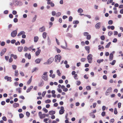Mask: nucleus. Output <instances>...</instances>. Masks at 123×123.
<instances>
[{"instance_id": "obj_1", "label": "nucleus", "mask_w": 123, "mask_h": 123, "mask_svg": "<svg viewBox=\"0 0 123 123\" xmlns=\"http://www.w3.org/2000/svg\"><path fill=\"white\" fill-rule=\"evenodd\" d=\"M54 60V58L53 57H50L47 60L46 62H44L43 64L44 65L50 64L53 62Z\"/></svg>"}, {"instance_id": "obj_2", "label": "nucleus", "mask_w": 123, "mask_h": 123, "mask_svg": "<svg viewBox=\"0 0 123 123\" xmlns=\"http://www.w3.org/2000/svg\"><path fill=\"white\" fill-rule=\"evenodd\" d=\"M47 73V72H44L42 76V78L45 81H47L48 80Z\"/></svg>"}, {"instance_id": "obj_3", "label": "nucleus", "mask_w": 123, "mask_h": 123, "mask_svg": "<svg viewBox=\"0 0 123 123\" xmlns=\"http://www.w3.org/2000/svg\"><path fill=\"white\" fill-rule=\"evenodd\" d=\"M92 55L91 54L88 55L87 57V59L88 62L91 63L92 62Z\"/></svg>"}, {"instance_id": "obj_4", "label": "nucleus", "mask_w": 123, "mask_h": 123, "mask_svg": "<svg viewBox=\"0 0 123 123\" xmlns=\"http://www.w3.org/2000/svg\"><path fill=\"white\" fill-rule=\"evenodd\" d=\"M61 58V57L60 55H56L55 57V62H57V61H58L59 62H60Z\"/></svg>"}, {"instance_id": "obj_5", "label": "nucleus", "mask_w": 123, "mask_h": 123, "mask_svg": "<svg viewBox=\"0 0 123 123\" xmlns=\"http://www.w3.org/2000/svg\"><path fill=\"white\" fill-rule=\"evenodd\" d=\"M38 115L40 119H43L46 117V114L44 113L42 114L41 111H40L38 113Z\"/></svg>"}, {"instance_id": "obj_6", "label": "nucleus", "mask_w": 123, "mask_h": 123, "mask_svg": "<svg viewBox=\"0 0 123 123\" xmlns=\"http://www.w3.org/2000/svg\"><path fill=\"white\" fill-rule=\"evenodd\" d=\"M17 30L13 31L11 33V36L13 37H15L17 34Z\"/></svg>"}, {"instance_id": "obj_7", "label": "nucleus", "mask_w": 123, "mask_h": 123, "mask_svg": "<svg viewBox=\"0 0 123 123\" xmlns=\"http://www.w3.org/2000/svg\"><path fill=\"white\" fill-rule=\"evenodd\" d=\"M61 109L59 111V113L60 115L63 114L65 111L64 110V108L63 106H62L60 108Z\"/></svg>"}, {"instance_id": "obj_8", "label": "nucleus", "mask_w": 123, "mask_h": 123, "mask_svg": "<svg viewBox=\"0 0 123 123\" xmlns=\"http://www.w3.org/2000/svg\"><path fill=\"white\" fill-rule=\"evenodd\" d=\"M4 79L5 80H6L7 81H9L10 82L12 81L11 78V77H9L8 76H6L4 77Z\"/></svg>"}, {"instance_id": "obj_9", "label": "nucleus", "mask_w": 123, "mask_h": 123, "mask_svg": "<svg viewBox=\"0 0 123 123\" xmlns=\"http://www.w3.org/2000/svg\"><path fill=\"white\" fill-rule=\"evenodd\" d=\"M45 28L44 26H43L40 27L39 29V31L40 32H42L45 31Z\"/></svg>"}, {"instance_id": "obj_10", "label": "nucleus", "mask_w": 123, "mask_h": 123, "mask_svg": "<svg viewBox=\"0 0 123 123\" xmlns=\"http://www.w3.org/2000/svg\"><path fill=\"white\" fill-rule=\"evenodd\" d=\"M101 23L98 22L97 23L95 26V27L97 29H99L100 27Z\"/></svg>"}, {"instance_id": "obj_11", "label": "nucleus", "mask_w": 123, "mask_h": 123, "mask_svg": "<svg viewBox=\"0 0 123 123\" xmlns=\"http://www.w3.org/2000/svg\"><path fill=\"white\" fill-rule=\"evenodd\" d=\"M6 50V48H4L2 50L0 53V55L1 56H2L5 53Z\"/></svg>"}, {"instance_id": "obj_12", "label": "nucleus", "mask_w": 123, "mask_h": 123, "mask_svg": "<svg viewBox=\"0 0 123 123\" xmlns=\"http://www.w3.org/2000/svg\"><path fill=\"white\" fill-rule=\"evenodd\" d=\"M112 90V88L111 87L109 88L107 90L105 94L106 95H108V93H109L111 92Z\"/></svg>"}, {"instance_id": "obj_13", "label": "nucleus", "mask_w": 123, "mask_h": 123, "mask_svg": "<svg viewBox=\"0 0 123 123\" xmlns=\"http://www.w3.org/2000/svg\"><path fill=\"white\" fill-rule=\"evenodd\" d=\"M25 32L23 31H20L19 33L17 34V36H19L21 35H23V34H25Z\"/></svg>"}, {"instance_id": "obj_14", "label": "nucleus", "mask_w": 123, "mask_h": 123, "mask_svg": "<svg viewBox=\"0 0 123 123\" xmlns=\"http://www.w3.org/2000/svg\"><path fill=\"white\" fill-rule=\"evenodd\" d=\"M85 49L87 51L88 53L90 52V47L88 46H86L85 47Z\"/></svg>"}, {"instance_id": "obj_15", "label": "nucleus", "mask_w": 123, "mask_h": 123, "mask_svg": "<svg viewBox=\"0 0 123 123\" xmlns=\"http://www.w3.org/2000/svg\"><path fill=\"white\" fill-rule=\"evenodd\" d=\"M44 82L43 81H41L38 84V86L39 87H42L43 85Z\"/></svg>"}, {"instance_id": "obj_16", "label": "nucleus", "mask_w": 123, "mask_h": 123, "mask_svg": "<svg viewBox=\"0 0 123 123\" xmlns=\"http://www.w3.org/2000/svg\"><path fill=\"white\" fill-rule=\"evenodd\" d=\"M33 86H30L29 88H28L26 90V92H30L32 89L33 88Z\"/></svg>"}, {"instance_id": "obj_17", "label": "nucleus", "mask_w": 123, "mask_h": 123, "mask_svg": "<svg viewBox=\"0 0 123 123\" xmlns=\"http://www.w3.org/2000/svg\"><path fill=\"white\" fill-rule=\"evenodd\" d=\"M113 57V54L112 53H111L110 54L109 56V60L111 61L112 60Z\"/></svg>"}, {"instance_id": "obj_18", "label": "nucleus", "mask_w": 123, "mask_h": 123, "mask_svg": "<svg viewBox=\"0 0 123 123\" xmlns=\"http://www.w3.org/2000/svg\"><path fill=\"white\" fill-rule=\"evenodd\" d=\"M41 60V59L37 58L35 60V61L36 63L37 64H38L40 62Z\"/></svg>"}, {"instance_id": "obj_19", "label": "nucleus", "mask_w": 123, "mask_h": 123, "mask_svg": "<svg viewBox=\"0 0 123 123\" xmlns=\"http://www.w3.org/2000/svg\"><path fill=\"white\" fill-rule=\"evenodd\" d=\"M47 33L45 32H44L43 34V37L44 39L46 38L47 37Z\"/></svg>"}, {"instance_id": "obj_20", "label": "nucleus", "mask_w": 123, "mask_h": 123, "mask_svg": "<svg viewBox=\"0 0 123 123\" xmlns=\"http://www.w3.org/2000/svg\"><path fill=\"white\" fill-rule=\"evenodd\" d=\"M39 39L38 37L37 36H35L34 38V41L35 42H37L38 41Z\"/></svg>"}, {"instance_id": "obj_21", "label": "nucleus", "mask_w": 123, "mask_h": 123, "mask_svg": "<svg viewBox=\"0 0 123 123\" xmlns=\"http://www.w3.org/2000/svg\"><path fill=\"white\" fill-rule=\"evenodd\" d=\"M13 107L14 108H16L17 107L19 106V104H18L14 103H13Z\"/></svg>"}, {"instance_id": "obj_22", "label": "nucleus", "mask_w": 123, "mask_h": 123, "mask_svg": "<svg viewBox=\"0 0 123 123\" xmlns=\"http://www.w3.org/2000/svg\"><path fill=\"white\" fill-rule=\"evenodd\" d=\"M49 114L50 115H52L55 114V112L54 111H49Z\"/></svg>"}, {"instance_id": "obj_23", "label": "nucleus", "mask_w": 123, "mask_h": 123, "mask_svg": "<svg viewBox=\"0 0 123 123\" xmlns=\"http://www.w3.org/2000/svg\"><path fill=\"white\" fill-rule=\"evenodd\" d=\"M65 47L63 46L62 45L61 46V47L63 49H66V48L67 47L68 45L67 44V42L66 41L65 42Z\"/></svg>"}, {"instance_id": "obj_24", "label": "nucleus", "mask_w": 123, "mask_h": 123, "mask_svg": "<svg viewBox=\"0 0 123 123\" xmlns=\"http://www.w3.org/2000/svg\"><path fill=\"white\" fill-rule=\"evenodd\" d=\"M23 49L22 47H18V51L19 52H21Z\"/></svg>"}, {"instance_id": "obj_25", "label": "nucleus", "mask_w": 123, "mask_h": 123, "mask_svg": "<svg viewBox=\"0 0 123 123\" xmlns=\"http://www.w3.org/2000/svg\"><path fill=\"white\" fill-rule=\"evenodd\" d=\"M41 50L38 49L36 52V55L37 56H38L40 54V52Z\"/></svg>"}, {"instance_id": "obj_26", "label": "nucleus", "mask_w": 123, "mask_h": 123, "mask_svg": "<svg viewBox=\"0 0 123 123\" xmlns=\"http://www.w3.org/2000/svg\"><path fill=\"white\" fill-rule=\"evenodd\" d=\"M32 76L29 80H28V81L27 82V84L28 85H29L31 83L32 80Z\"/></svg>"}, {"instance_id": "obj_27", "label": "nucleus", "mask_w": 123, "mask_h": 123, "mask_svg": "<svg viewBox=\"0 0 123 123\" xmlns=\"http://www.w3.org/2000/svg\"><path fill=\"white\" fill-rule=\"evenodd\" d=\"M11 57H13L14 59H16L17 58V56L16 55H14L13 54H12L11 55Z\"/></svg>"}, {"instance_id": "obj_28", "label": "nucleus", "mask_w": 123, "mask_h": 123, "mask_svg": "<svg viewBox=\"0 0 123 123\" xmlns=\"http://www.w3.org/2000/svg\"><path fill=\"white\" fill-rule=\"evenodd\" d=\"M78 12L79 13H82L83 12V10L81 8H80L78 10Z\"/></svg>"}, {"instance_id": "obj_29", "label": "nucleus", "mask_w": 123, "mask_h": 123, "mask_svg": "<svg viewBox=\"0 0 123 123\" xmlns=\"http://www.w3.org/2000/svg\"><path fill=\"white\" fill-rule=\"evenodd\" d=\"M18 70H16L15 71V75L17 76L18 75Z\"/></svg>"}, {"instance_id": "obj_30", "label": "nucleus", "mask_w": 123, "mask_h": 123, "mask_svg": "<svg viewBox=\"0 0 123 123\" xmlns=\"http://www.w3.org/2000/svg\"><path fill=\"white\" fill-rule=\"evenodd\" d=\"M91 38V35H88L86 37V39L88 40H90Z\"/></svg>"}, {"instance_id": "obj_31", "label": "nucleus", "mask_w": 123, "mask_h": 123, "mask_svg": "<svg viewBox=\"0 0 123 123\" xmlns=\"http://www.w3.org/2000/svg\"><path fill=\"white\" fill-rule=\"evenodd\" d=\"M86 88L87 90H90L91 89V88L90 86H86Z\"/></svg>"}, {"instance_id": "obj_32", "label": "nucleus", "mask_w": 123, "mask_h": 123, "mask_svg": "<svg viewBox=\"0 0 123 123\" xmlns=\"http://www.w3.org/2000/svg\"><path fill=\"white\" fill-rule=\"evenodd\" d=\"M45 102L46 103H50L51 101L50 99H48L45 100Z\"/></svg>"}, {"instance_id": "obj_33", "label": "nucleus", "mask_w": 123, "mask_h": 123, "mask_svg": "<svg viewBox=\"0 0 123 123\" xmlns=\"http://www.w3.org/2000/svg\"><path fill=\"white\" fill-rule=\"evenodd\" d=\"M13 4L17 6L18 4V2L16 1H14L13 2Z\"/></svg>"}, {"instance_id": "obj_34", "label": "nucleus", "mask_w": 123, "mask_h": 123, "mask_svg": "<svg viewBox=\"0 0 123 123\" xmlns=\"http://www.w3.org/2000/svg\"><path fill=\"white\" fill-rule=\"evenodd\" d=\"M42 110L46 113H47L48 111V110L45 108H43L42 109Z\"/></svg>"}, {"instance_id": "obj_35", "label": "nucleus", "mask_w": 123, "mask_h": 123, "mask_svg": "<svg viewBox=\"0 0 123 123\" xmlns=\"http://www.w3.org/2000/svg\"><path fill=\"white\" fill-rule=\"evenodd\" d=\"M103 59H101V60H98L97 61V62L98 63H100L101 62H103Z\"/></svg>"}, {"instance_id": "obj_36", "label": "nucleus", "mask_w": 123, "mask_h": 123, "mask_svg": "<svg viewBox=\"0 0 123 123\" xmlns=\"http://www.w3.org/2000/svg\"><path fill=\"white\" fill-rule=\"evenodd\" d=\"M111 42H109L105 46V48H108L109 47V46H110L111 44Z\"/></svg>"}, {"instance_id": "obj_37", "label": "nucleus", "mask_w": 123, "mask_h": 123, "mask_svg": "<svg viewBox=\"0 0 123 123\" xmlns=\"http://www.w3.org/2000/svg\"><path fill=\"white\" fill-rule=\"evenodd\" d=\"M116 62V61L115 60H114L111 63H110V64H111L112 65H113L115 64Z\"/></svg>"}, {"instance_id": "obj_38", "label": "nucleus", "mask_w": 123, "mask_h": 123, "mask_svg": "<svg viewBox=\"0 0 123 123\" xmlns=\"http://www.w3.org/2000/svg\"><path fill=\"white\" fill-rule=\"evenodd\" d=\"M89 35V33L88 32H85L83 33V35L84 36H87Z\"/></svg>"}, {"instance_id": "obj_39", "label": "nucleus", "mask_w": 123, "mask_h": 123, "mask_svg": "<svg viewBox=\"0 0 123 123\" xmlns=\"http://www.w3.org/2000/svg\"><path fill=\"white\" fill-rule=\"evenodd\" d=\"M57 90L59 92L61 93L62 92V90L60 88H58Z\"/></svg>"}, {"instance_id": "obj_40", "label": "nucleus", "mask_w": 123, "mask_h": 123, "mask_svg": "<svg viewBox=\"0 0 123 123\" xmlns=\"http://www.w3.org/2000/svg\"><path fill=\"white\" fill-rule=\"evenodd\" d=\"M79 21L78 20H75L73 22V24H77L79 23Z\"/></svg>"}, {"instance_id": "obj_41", "label": "nucleus", "mask_w": 123, "mask_h": 123, "mask_svg": "<svg viewBox=\"0 0 123 123\" xmlns=\"http://www.w3.org/2000/svg\"><path fill=\"white\" fill-rule=\"evenodd\" d=\"M19 115V117L20 118H22L24 117V115L22 113L20 114Z\"/></svg>"}, {"instance_id": "obj_42", "label": "nucleus", "mask_w": 123, "mask_h": 123, "mask_svg": "<svg viewBox=\"0 0 123 123\" xmlns=\"http://www.w3.org/2000/svg\"><path fill=\"white\" fill-rule=\"evenodd\" d=\"M12 67L13 69L14 70L16 69L17 68V66L15 65H12Z\"/></svg>"}, {"instance_id": "obj_43", "label": "nucleus", "mask_w": 123, "mask_h": 123, "mask_svg": "<svg viewBox=\"0 0 123 123\" xmlns=\"http://www.w3.org/2000/svg\"><path fill=\"white\" fill-rule=\"evenodd\" d=\"M113 1V0H108L107 2V4H109L110 3L112 2Z\"/></svg>"}, {"instance_id": "obj_44", "label": "nucleus", "mask_w": 123, "mask_h": 123, "mask_svg": "<svg viewBox=\"0 0 123 123\" xmlns=\"http://www.w3.org/2000/svg\"><path fill=\"white\" fill-rule=\"evenodd\" d=\"M113 23V21L112 20H110L108 22V24L109 25H112Z\"/></svg>"}, {"instance_id": "obj_45", "label": "nucleus", "mask_w": 123, "mask_h": 123, "mask_svg": "<svg viewBox=\"0 0 123 123\" xmlns=\"http://www.w3.org/2000/svg\"><path fill=\"white\" fill-rule=\"evenodd\" d=\"M28 49V48L26 47H24V51H26Z\"/></svg>"}, {"instance_id": "obj_46", "label": "nucleus", "mask_w": 123, "mask_h": 123, "mask_svg": "<svg viewBox=\"0 0 123 123\" xmlns=\"http://www.w3.org/2000/svg\"><path fill=\"white\" fill-rule=\"evenodd\" d=\"M61 14V12H58V13H56V17H58L59 16H60Z\"/></svg>"}, {"instance_id": "obj_47", "label": "nucleus", "mask_w": 123, "mask_h": 123, "mask_svg": "<svg viewBox=\"0 0 123 123\" xmlns=\"http://www.w3.org/2000/svg\"><path fill=\"white\" fill-rule=\"evenodd\" d=\"M56 13L55 11H53L52 12V14L53 16L56 15Z\"/></svg>"}, {"instance_id": "obj_48", "label": "nucleus", "mask_w": 123, "mask_h": 123, "mask_svg": "<svg viewBox=\"0 0 123 123\" xmlns=\"http://www.w3.org/2000/svg\"><path fill=\"white\" fill-rule=\"evenodd\" d=\"M38 70V68H34V69H33L32 70V72L33 73L34 71H36L37 70Z\"/></svg>"}, {"instance_id": "obj_49", "label": "nucleus", "mask_w": 123, "mask_h": 123, "mask_svg": "<svg viewBox=\"0 0 123 123\" xmlns=\"http://www.w3.org/2000/svg\"><path fill=\"white\" fill-rule=\"evenodd\" d=\"M20 42L22 44H24L25 43V41L24 39H22Z\"/></svg>"}, {"instance_id": "obj_50", "label": "nucleus", "mask_w": 123, "mask_h": 123, "mask_svg": "<svg viewBox=\"0 0 123 123\" xmlns=\"http://www.w3.org/2000/svg\"><path fill=\"white\" fill-rule=\"evenodd\" d=\"M16 41L14 39H13L11 40V42L13 44Z\"/></svg>"}, {"instance_id": "obj_51", "label": "nucleus", "mask_w": 123, "mask_h": 123, "mask_svg": "<svg viewBox=\"0 0 123 123\" xmlns=\"http://www.w3.org/2000/svg\"><path fill=\"white\" fill-rule=\"evenodd\" d=\"M16 90L17 91H18V92L19 93H20L21 92V91L20 90V88H17L16 89Z\"/></svg>"}, {"instance_id": "obj_52", "label": "nucleus", "mask_w": 123, "mask_h": 123, "mask_svg": "<svg viewBox=\"0 0 123 123\" xmlns=\"http://www.w3.org/2000/svg\"><path fill=\"white\" fill-rule=\"evenodd\" d=\"M46 93V92L45 91H44L43 92L42 95V96L43 97H44V96Z\"/></svg>"}, {"instance_id": "obj_53", "label": "nucleus", "mask_w": 123, "mask_h": 123, "mask_svg": "<svg viewBox=\"0 0 123 123\" xmlns=\"http://www.w3.org/2000/svg\"><path fill=\"white\" fill-rule=\"evenodd\" d=\"M114 113L115 114H116L117 113V109L116 108H115L114 109Z\"/></svg>"}, {"instance_id": "obj_54", "label": "nucleus", "mask_w": 123, "mask_h": 123, "mask_svg": "<svg viewBox=\"0 0 123 123\" xmlns=\"http://www.w3.org/2000/svg\"><path fill=\"white\" fill-rule=\"evenodd\" d=\"M57 74L58 75L60 76L61 75V73L60 72V71L59 70H57Z\"/></svg>"}, {"instance_id": "obj_55", "label": "nucleus", "mask_w": 123, "mask_h": 123, "mask_svg": "<svg viewBox=\"0 0 123 123\" xmlns=\"http://www.w3.org/2000/svg\"><path fill=\"white\" fill-rule=\"evenodd\" d=\"M101 115L103 116H104L105 115V111H103L101 113Z\"/></svg>"}, {"instance_id": "obj_56", "label": "nucleus", "mask_w": 123, "mask_h": 123, "mask_svg": "<svg viewBox=\"0 0 123 123\" xmlns=\"http://www.w3.org/2000/svg\"><path fill=\"white\" fill-rule=\"evenodd\" d=\"M103 79L105 80H106L107 79V77L105 75H104L103 76Z\"/></svg>"}, {"instance_id": "obj_57", "label": "nucleus", "mask_w": 123, "mask_h": 123, "mask_svg": "<svg viewBox=\"0 0 123 123\" xmlns=\"http://www.w3.org/2000/svg\"><path fill=\"white\" fill-rule=\"evenodd\" d=\"M113 34V32L112 31H110L108 32V35L110 36L112 35Z\"/></svg>"}, {"instance_id": "obj_58", "label": "nucleus", "mask_w": 123, "mask_h": 123, "mask_svg": "<svg viewBox=\"0 0 123 123\" xmlns=\"http://www.w3.org/2000/svg\"><path fill=\"white\" fill-rule=\"evenodd\" d=\"M13 21L15 23H16L18 21V19L17 18H15L13 19Z\"/></svg>"}, {"instance_id": "obj_59", "label": "nucleus", "mask_w": 123, "mask_h": 123, "mask_svg": "<svg viewBox=\"0 0 123 123\" xmlns=\"http://www.w3.org/2000/svg\"><path fill=\"white\" fill-rule=\"evenodd\" d=\"M85 16L87 17L89 19H90L91 18V16L89 15H85Z\"/></svg>"}, {"instance_id": "obj_60", "label": "nucleus", "mask_w": 123, "mask_h": 123, "mask_svg": "<svg viewBox=\"0 0 123 123\" xmlns=\"http://www.w3.org/2000/svg\"><path fill=\"white\" fill-rule=\"evenodd\" d=\"M2 119L5 121H6L7 120V119L6 117H5L4 116L2 117Z\"/></svg>"}, {"instance_id": "obj_61", "label": "nucleus", "mask_w": 123, "mask_h": 123, "mask_svg": "<svg viewBox=\"0 0 123 123\" xmlns=\"http://www.w3.org/2000/svg\"><path fill=\"white\" fill-rule=\"evenodd\" d=\"M20 74L22 76H24L25 75L24 73L23 72L20 71Z\"/></svg>"}, {"instance_id": "obj_62", "label": "nucleus", "mask_w": 123, "mask_h": 123, "mask_svg": "<svg viewBox=\"0 0 123 123\" xmlns=\"http://www.w3.org/2000/svg\"><path fill=\"white\" fill-rule=\"evenodd\" d=\"M5 44V42H2L1 43V45L2 46H4Z\"/></svg>"}, {"instance_id": "obj_63", "label": "nucleus", "mask_w": 123, "mask_h": 123, "mask_svg": "<svg viewBox=\"0 0 123 123\" xmlns=\"http://www.w3.org/2000/svg\"><path fill=\"white\" fill-rule=\"evenodd\" d=\"M13 61V59L12 58L10 57L9 60V62H12Z\"/></svg>"}, {"instance_id": "obj_64", "label": "nucleus", "mask_w": 123, "mask_h": 123, "mask_svg": "<svg viewBox=\"0 0 123 123\" xmlns=\"http://www.w3.org/2000/svg\"><path fill=\"white\" fill-rule=\"evenodd\" d=\"M106 107L105 106H103L102 107V110L103 111H104L105 110Z\"/></svg>"}]
</instances>
